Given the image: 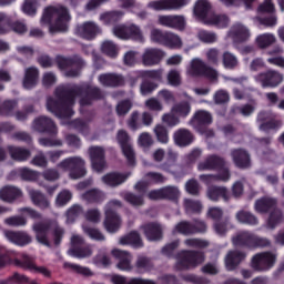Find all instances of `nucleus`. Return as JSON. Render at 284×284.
Masks as SVG:
<instances>
[{
    "label": "nucleus",
    "instance_id": "obj_1",
    "mask_svg": "<svg viewBox=\"0 0 284 284\" xmlns=\"http://www.w3.org/2000/svg\"><path fill=\"white\" fill-rule=\"evenodd\" d=\"M42 23H51L50 32H67L70 23V13L68 9L58 7H48L42 16Z\"/></svg>",
    "mask_w": 284,
    "mask_h": 284
},
{
    "label": "nucleus",
    "instance_id": "obj_2",
    "mask_svg": "<svg viewBox=\"0 0 284 284\" xmlns=\"http://www.w3.org/2000/svg\"><path fill=\"white\" fill-rule=\"evenodd\" d=\"M114 37L122 39L123 41H139L143 43L145 41V36H143V30L141 27L134 23L128 24H116L112 30Z\"/></svg>",
    "mask_w": 284,
    "mask_h": 284
},
{
    "label": "nucleus",
    "instance_id": "obj_3",
    "mask_svg": "<svg viewBox=\"0 0 284 284\" xmlns=\"http://www.w3.org/2000/svg\"><path fill=\"white\" fill-rule=\"evenodd\" d=\"M186 74L190 77H206L210 81H216L219 79V72L207 67L201 58H194L190 61L186 68Z\"/></svg>",
    "mask_w": 284,
    "mask_h": 284
},
{
    "label": "nucleus",
    "instance_id": "obj_4",
    "mask_svg": "<svg viewBox=\"0 0 284 284\" xmlns=\"http://www.w3.org/2000/svg\"><path fill=\"white\" fill-rule=\"evenodd\" d=\"M72 103H74V93H71L67 97L64 104L52 98L48 99L47 109L52 114H55L58 119L63 121V119H70V116L74 114V111H72V108H70Z\"/></svg>",
    "mask_w": 284,
    "mask_h": 284
},
{
    "label": "nucleus",
    "instance_id": "obj_5",
    "mask_svg": "<svg viewBox=\"0 0 284 284\" xmlns=\"http://www.w3.org/2000/svg\"><path fill=\"white\" fill-rule=\"evenodd\" d=\"M59 168L64 172H70V179L77 180L85 176V160L81 156H72L64 159L60 164Z\"/></svg>",
    "mask_w": 284,
    "mask_h": 284
},
{
    "label": "nucleus",
    "instance_id": "obj_6",
    "mask_svg": "<svg viewBox=\"0 0 284 284\" xmlns=\"http://www.w3.org/2000/svg\"><path fill=\"white\" fill-rule=\"evenodd\" d=\"M205 261V255L201 252L182 251L176 260V270H192L199 267Z\"/></svg>",
    "mask_w": 284,
    "mask_h": 284
},
{
    "label": "nucleus",
    "instance_id": "obj_7",
    "mask_svg": "<svg viewBox=\"0 0 284 284\" xmlns=\"http://www.w3.org/2000/svg\"><path fill=\"white\" fill-rule=\"evenodd\" d=\"M121 207V203L116 200L110 201L105 206L104 227L110 234L119 232L121 227V217L116 214V210Z\"/></svg>",
    "mask_w": 284,
    "mask_h": 284
},
{
    "label": "nucleus",
    "instance_id": "obj_8",
    "mask_svg": "<svg viewBox=\"0 0 284 284\" xmlns=\"http://www.w3.org/2000/svg\"><path fill=\"white\" fill-rule=\"evenodd\" d=\"M233 245H235V247H267L270 241L258 237L253 233L242 231L233 237Z\"/></svg>",
    "mask_w": 284,
    "mask_h": 284
},
{
    "label": "nucleus",
    "instance_id": "obj_9",
    "mask_svg": "<svg viewBox=\"0 0 284 284\" xmlns=\"http://www.w3.org/2000/svg\"><path fill=\"white\" fill-rule=\"evenodd\" d=\"M8 32L26 34V32H28V24L21 20L12 23V18H10V16L0 12V34H8Z\"/></svg>",
    "mask_w": 284,
    "mask_h": 284
},
{
    "label": "nucleus",
    "instance_id": "obj_10",
    "mask_svg": "<svg viewBox=\"0 0 284 284\" xmlns=\"http://www.w3.org/2000/svg\"><path fill=\"white\" fill-rule=\"evenodd\" d=\"M276 263V255L271 252L258 253L252 258V267L257 272H267Z\"/></svg>",
    "mask_w": 284,
    "mask_h": 284
},
{
    "label": "nucleus",
    "instance_id": "obj_11",
    "mask_svg": "<svg viewBox=\"0 0 284 284\" xmlns=\"http://www.w3.org/2000/svg\"><path fill=\"white\" fill-rule=\"evenodd\" d=\"M190 0H153L148 3V8L155 10V12L181 10L184 6H187Z\"/></svg>",
    "mask_w": 284,
    "mask_h": 284
},
{
    "label": "nucleus",
    "instance_id": "obj_12",
    "mask_svg": "<svg viewBox=\"0 0 284 284\" xmlns=\"http://www.w3.org/2000/svg\"><path fill=\"white\" fill-rule=\"evenodd\" d=\"M255 81L261 83L262 88H277L283 83V74L271 70L265 73H260L255 77Z\"/></svg>",
    "mask_w": 284,
    "mask_h": 284
},
{
    "label": "nucleus",
    "instance_id": "obj_13",
    "mask_svg": "<svg viewBox=\"0 0 284 284\" xmlns=\"http://www.w3.org/2000/svg\"><path fill=\"white\" fill-rule=\"evenodd\" d=\"M92 168L95 172H103L105 170V151L100 146H92L89 149Z\"/></svg>",
    "mask_w": 284,
    "mask_h": 284
},
{
    "label": "nucleus",
    "instance_id": "obj_14",
    "mask_svg": "<svg viewBox=\"0 0 284 284\" xmlns=\"http://www.w3.org/2000/svg\"><path fill=\"white\" fill-rule=\"evenodd\" d=\"M163 57H165V53L160 49L148 48L142 54V63L148 68H152V65H159L163 60Z\"/></svg>",
    "mask_w": 284,
    "mask_h": 284
},
{
    "label": "nucleus",
    "instance_id": "obj_15",
    "mask_svg": "<svg viewBox=\"0 0 284 284\" xmlns=\"http://www.w3.org/2000/svg\"><path fill=\"white\" fill-rule=\"evenodd\" d=\"M276 115L270 111H263L257 115V122L260 123V130L263 132H268V130H276L281 125L278 121L275 120Z\"/></svg>",
    "mask_w": 284,
    "mask_h": 284
},
{
    "label": "nucleus",
    "instance_id": "obj_16",
    "mask_svg": "<svg viewBox=\"0 0 284 284\" xmlns=\"http://www.w3.org/2000/svg\"><path fill=\"white\" fill-rule=\"evenodd\" d=\"M118 142L130 165H134V150L132 149V144H130V135H128V132L120 130L118 132Z\"/></svg>",
    "mask_w": 284,
    "mask_h": 284
},
{
    "label": "nucleus",
    "instance_id": "obj_17",
    "mask_svg": "<svg viewBox=\"0 0 284 284\" xmlns=\"http://www.w3.org/2000/svg\"><path fill=\"white\" fill-rule=\"evenodd\" d=\"M14 263L19 267L32 272V274H42L43 276H50V271H48V268L43 266H37V264H34V261H32V258H30V256L28 255H23L22 261L16 260Z\"/></svg>",
    "mask_w": 284,
    "mask_h": 284
},
{
    "label": "nucleus",
    "instance_id": "obj_18",
    "mask_svg": "<svg viewBox=\"0 0 284 284\" xmlns=\"http://www.w3.org/2000/svg\"><path fill=\"white\" fill-rule=\"evenodd\" d=\"M229 37L233 43H245L251 37L250 29L242 23H236L230 29Z\"/></svg>",
    "mask_w": 284,
    "mask_h": 284
},
{
    "label": "nucleus",
    "instance_id": "obj_19",
    "mask_svg": "<svg viewBox=\"0 0 284 284\" xmlns=\"http://www.w3.org/2000/svg\"><path fill=\"white\" fill-rule=\"evenodd\" d=\"M205 222L197 221L195 222V226H192L190 222H180L175 225L173 232L176 234H184L187 236V234H196V232H205L206 230Z\"/></svg>",
    "mask_w": 284,
    "mask_h": 284
},
{
    "label": "nucleus",
    "instance_id": "obj_20",
    "mask_svg": "<svg viewBox=\"0 0 284 284\" xmlns=\"http://www.w3.org/2000/svg\"><path fill=\"white\" fill-rule=\"evenodd\" d=\"M111 254L114 258H119V263L116 264L118 270H121L122 272L132 271V254L119 248H113Z\"/></svg>",
    "mask_w": 284,
    "mask_h": 284
},
{
    "label": "nucleus",
    "instance_id": "obj_21",
    "mask_svg": "<svg viewBox=\"0 0 284 284\" xmlns=\"http://www.w3.org/2000/svg\"><path fill=\"white\" fill-rule=\"evenodd\" d=\"M165 176L161 173L156 172H149L144 176V181L138 182L134 187L138 192H145L148 190V185H151V183H164Z\"/></svg>",
    "mask_w": 284,
    "mask_h": 284
},
{
    "label": "nucleus",
    "instance_id": "obj_22",
    "mask_svg": "<svg viewBox=\"0 0 284 284\" xmlns=\"http://www.w3.org/2000/svg\"><path fill=\"white\" fill-rule=\"evenodd\" d=\"M194 14L199 21L205 23L212 17V4L207 0H199L194 7Z\"/></svg>",
    "mask_w": 284,
    "mask_h": 284
},
{
    "label": "nucleus",
    "instance_id": "obj_23",
    "mask_svg": "<svg viewBox=\"0 0 284 284\" xmlns=\"http://www.w3.org/2000/svg\"><path fill=\"white\" fill-rule=\"evenodd\" d=\"M77 36L82 39H88L89 41L94 39L101 32V29L94 22H85L83 24L78 26Z\"/></svg>",
    "mask_w": 284,
    "mask_h": 284
},
{
    "label": "nucleus",
    "instance_id": "obj_24",
    "mask_svg": "<svg viewBox=\"0 0 284 284\" xmlns=\"http://www.w3.org/2000/svg\"><path fill=\"white\" fill-rule=\"evenodd\" d=\"M4 236L10 243H13V245H19L20 247L32 243V237L26 232L4 231Z\"/></svg>",
    "mask_w": 284,
    "mask_h": 284
},
{
    "label": "nucleus",
    "instance_id": "obj_25",
    "mask_svg": "<svg viewBox=\"0 0 284 284\" xmlns=\"http://www.w3.org/2000/svg\"><path fill=\"white\" fill-rule=\"evenodd\" d=\"M173 140L175 145L185 148L191 145V143H194V134H192V132H190L187 129H179L174 132Z\"/></svg>",
    "mask_w": 284,
    "mask_h": 284
},
{
    "label": "nucleus",
    "instance_id": "obj_26",
    "mask_svg": "<svg viewBox=\"0 0 284 284\" xmlns=\"http://www.w3.org/2000/svg\"><path fill=\"white\" fill-rule=\"evenodd\" d=\"M99 82L106 88H119L125 83V79L121 74L104 73L99 77Z\"/></svg>",
    "mask_w": 284,
    "mask_h": 284
},
{
    "label": "nucleus",
    "instance_id": "obj_27",
    "mask_svg": "<svg viewBox=\"0 0 284 284\" xmlns=\"http://www.w3.org/2000/svg\"><path fill=\"white\" fill-rule=\"evenodd\" d=\"M225 161L216 155H210L197 165L199 172H205L207 170H216V168H223Z\"/></svg>",
    "mask_w": 284,
    "mask_h": 284
},
{
    "label": "nucleus",
    "instance_id": "obj_28",
    "mask_svg": "<svg viewBox=\"0 0 284 284\" xmlns=\"http://www.w3.org/2000/svg\"><path fill=\"white\" fill-rule=\"evenodd\" d=\"M148 241H159L163 236V227L159 223H149L142 226Z\"/></svg>",
    "mask_w": 284,
    "mask_h": 284
},
{
    "label": "nucleus",
    "instance_id": "obj_29",
    "mask_svg": "<svg viewBox=\"0 0 284 284\" xmlns=\"http://www.w3.org/2000/svg\"><path fill=\"white\" fill-rule=\"evenodd\" d=\"M33 130L37 132H51V134H57V126L54 122L45 116H40L33 122Z\"/></svg>",
    "mask_w": 284,
    "mask_h": 284
},
{
    "label": "nucleus",
    "instance_id": "obj_30",
    "mask_svg": "<svg viewBox=\"0 0 284 284\" xmlns=\"http://www.w3.org/2000/svg\"><path fill=\"white\" fill-rule=\"evenodd\" d=\"M119 245H130L131 247L139 250V247L143 245V241L136 231H132L119 239Z\"/></svg>",
    "mask_w": 284,
    "mask_h": 284
},
{
    "label": "nucleus",
    "instance_id": "obj_31",
    "mask_svg": "<svg viewBox=\"0 0 284 284\" xmlns=\"http://www.w3.org/2000/svg\"><path fill=\"white\" fill-rule=\"evenodd\" d=\"M245 253L241 251H230L225 257V265L229 271L236 270L237 265L245 261Z\"/></svg>",
    "mask_w": 284,
    "mask_h": 284
},
{
    "label": "nucleus",
    "instance_id": "obj_32",
    "mask_svg": "<svg viewBox=\"0 0 284 284\" xmlns=\"http://www.w3.org/2000/svg\"><path fill=\"white\" fill-rule=\"evenodd\" d=\"M206 196L210 201H219V199L230 201V191L225 186H211L207 189Z\"/></svg>",
    "mask_w": 284,
    "mask_h": 284
},
{
    "label": "nucleus",
    "instance_id": "obj_33",
    "mask_svg": "<svg viewBox=\"0 0 284 284\" xmlns=\"http://www.w3.org/2000/svg\"><path fill=\"white\" fill-rule=\"evenodd\" d=\"M130 173H109L102 178V182L110 187H116V185H121V183H125Z\"/></svg>",
    "mask_w": 284,
    "mask_h": 284
},
{
    "label": "nucleus",
    "instance_id": "obj_34",
    "mask_svg": "<svg viewBox=\"0 0 284 284\" xmlns=\"http://www.w3.org/2000/svg\"><path fill=\"white\" fill-rule=\"evenodd\" d=\"M37 83H39V70L34 67H31L26 70L23 88H26V90H30L34 88Z\"/></svg>",
    "mask_w": 284,
    "mask_h": 284
},
{
    "label": "nucleus",
    "instance_id": "obj_35",
    "mask_svg": "<svg viewBox=\"0 0 284 284\" xmlns=\"http://www.w3.org/2000/svg\"><path fill=\"white\" fill-rule=\"evenodd\" d=\"M50 230V225H45L42 223H37L33 225V231L36 232V239L42 245H47L50 247V242L48 241V231Z\"/></svg>",
    "mask_w": 284,
    "mask_h": 284
},
{
    "label": "nucleus",
    "instance_id": "obj_36",
    "mask_svg": "<svg viewBox=\"0 0 284 284\" xmlns=\"http://www.w3.org/2000/svg\"><path fill=\"white\" fill-rule=\"evenodd\" d=\"M131 79H155L161 81L163 79V69L135 71L131 74Z\"/></svg>",
    "mask_w": 284,
    "mask_h": 284
},
{
    "label": "nucleus",
    "instance_id": "obj_37",
    "mask_svg": "<svg viewBox=\"0 0 284 284\" xmlns=\"http://www.w3.org/2000/svg\"><path fill=\"white\" fill-rule=\"evenodd\" d=\"M232 156L237 168H250V154L245 150H234Z\"/></svg>",
    "mask_w": 284,
    "mask_h": 284
},
{
    "label": "nucleus",
    "instance_id": "obj_38",
    "mask_svg": "<svg viewBox=\"0 0 284 284\" xmlns=\"http://www.w3.org/2000/svg\"><path fill=\"white\" fill-rule=\"evenodd\" d=\"M19 196H21V190L14 186H4L0 190V199L7 201V203H12Z\"/></svg>",
    "mask_w": 284,
    "mask_h": 284
},
{
    "label": "nucleus",
    "instance_id": "obj_39",
    "mask_svg": "<svg viewBox=\"0 0 284 284\" xmlns=\"http://www.w3.org/2000/svg\"><path fill=\"white\" fill-rule=\"evenodd\" d=\"M255 43L257 48L261 50H265V48H270L276 43V36L274 33H262L255 38Z\"/></svg>",
    "mask_w": 284,
    "mask_h": 284
},
{
    "label": "nucleus",
    "instance_id": "obj_40",
    "mask_svg": "<svg viewBox=\"0 0 284 284\" xmlns=\"http://www.w3.org/2000/svg\"><path fill=\"white\" fill-rule=\"evenodd\" d=\"M206 26H215V28H227L230 26V18L225 14H214L212 13L207 20H205Z\"/></svg>",
    "mask_w": 284,
    "mask_h": 284
},
{
    "label": "nucleus",
    "instance_id": "obj_41",
    "mask_svg": "<svg viewBox=\"0 0 284 284\" xmlns=\"http://www.w3.org/2000/svg\"><path fill=\"white\" fill-rule=\"evenodd\" d=\"M28 192L34 205H38V207H41L42 210L50 207V201H48L41 192L34 189H28Z\"/></svg>",
    "mask_w": 284,
    "mask_h": 284
},
{
    "label": "nucleus",
    "instance_id": "obj_42",
    "mask_svg": "<svg viewBox=\"0 0 284 284\" xmlns=\"http://www.w3.org/2000/svg\"><path fill=\"white\" fill-rule=\"evenodd\" d=\"M9 154L13 161H28L30 159V150L19 148V146H9Z\"/></svg>",
    "mask_w": 284,
    "mask_h": 284
},
{
    "label": "nucleus",
    "instance_id": "obj_43",
    "mask_svg": "<svg viewBox=\"0 0 284 284\" xmlns=\"http://www.w3.org/2000/svg\"><path fill=\"white\" fill-rule=\"evenodd\" d=\"M192 125H210V123H212V114H210V112L207 111H197L195 112L192 121H191Z\"/></svg>",
    "mask_w": 284,
    "mask_h": 284
},
{
    "label": "nucleus",
    "instance_id": "obj_44",
    "mask_svg": "<svg viewBox=\"0 0 284 284\" xmlns=\"http://www.w3.org/2000/svg\"><path fill=\"white\" fill-rule=\"evenodd\" d=\"M276 205V200L271 197H262L255 202V212L263 214L267 212V210H272Z\"/></svg>",
    "mask_w": 284,
    "mask_h": 284
},
{
    "label": "nucleus",
    "instance_id": "obj_45",
    "mask_svg": "<svg viewBox=\"0 0 284 284\" xmlns=\"http://www.w3.org/2000/svg\"><path fill=\"white\" fill-rule=\"evenodd\" d=\"M235 219L239 223H244L245 225H258V219L247 211H239Z\"/></svg>",
    "mask_w": 284,
    "mask_h": 284
},
{
    "label": "nucleus",
    "instance_id": "obj_46",
    "mask_svg": "<svg viewBox=\"0 0 284 284\" xmlns=\"http://www.w3.org/2000/svg\"><path fill=\"white\" fill-rule=\"evenodd\" d=\"M101 51L103 54H106V57H110L111 59H114L119 55V47L110 40L102 42Z\"/></svg>",
    "mask_w": 284,
    "mask_h": 284
},
{
    "label": "nucleus",
    "instance_id": "obj_47",
    "mask_svg": "<svg viewBox=\"0 0 284 284\" xmlns=\"http://www.w3.org/2000/svg\"><path fill=\"white\" fill-rule=\"evenodd\" d=\"M184 209L186 214H199V212L203 210V204H201V202L196 200L185 199Z\"/></svg>",
    "mask_w": 284,
    "mask_h": 284
},
{
    "label": "nucleus",
    "instance_id": "obj_48",
    "mask_svg": "<svg viewBox=\"0 0 284 284\" xmlns=\"http://www.w3.org/2000/svg\"><path fill=\"white\" fill-rule=\"evenodd\" d=\"M171 110L173 114H176V116L185 118L192 111V106H190V103L187 102H181V103L174 104Z\"/></svg>",
    "mask_w": 284,
    "mask_h": 284
},
{
    "label": "nucleus",
    "instance_id": "obj_49",
    "mask_svg": "<svg viewBox=\"0 0 284 284\" xmlns=\"http://www.w3.org/2000/svg\"><path fill=\"white\" fill-rule=\"evenodd\" d=\"M84 63L85 62H83L79 57H74L73 59L63 57L58 58L59 68H61L62 70H65V68H68L69 65H84Z\"/></svg>",
    "mask_w": 284,
    "mask_h": 284
},
{
    "label": "nucleus",
    "instance_id": "obj_50",
    "mask_svg": "<svg viewBox=\"0 0 284 284\" xmlns=\"http://www.w3.org/2000/svg\"><path fill=\"white\" fill-rule=\"evenodd\" d=\"M164 45H166L168 48H173L175 50H181V48H183V41L181 40V37H179L178 34L168 33Z\"/></svg>",
    "mask_w": 284,
    "mask_h": 284
},
{
    "label": "nucleus",
    "instance_id": "obj_51",
    "mask_svg": "<svg viewBox=\"0 0 284 284\" xmlns=\"http://www.w3.org/2000/svg\"><path fill=\"white\" fill-rule=\"evenodd\" d=\"M222 60H223V65L226 70H234V68L239 65V59L236 58V55H234V53H231L229 51L223 53Z\"/></svg>",
    "mask_w": 284,
    "mask_h": 284
},
{
    "label": "nucleus",
    "instance_id": "obj_52",
    "mask_svg": "<svg viewBox=\"0 0 284 284\" xmlns=\"http://www.w3.org/2000/svg\"><path fill=\"white\" fill-rule=\"evenodd\" d=\"M68 254L74 258H88L92 254V246H87L84 248H70Z\"/></svg>",
    "mask_w": 284,
    "mask_h": 284
},
{
    "label": "nucleus",
    "instance_id": "obj_53",
    "mask_svg": "<svg viewBox=\"0 0 284 284\" xmlns=\"http://www.w3.org/2000/svg\"><path fill=\"white\" fill-rule=\"evenodd\" d=\"M154 134L159 141V143H169L170 142V135L168 134V129L165 126L158 124L154 128Z\"/></svg>",
    "mask_w": 284,
    "mask_h": 284
},
{
    "label": "nucleus",
    "instance_id": "obj_54",
    "mask_svg": "<svg viewBox=\"0 0 284 284\" xmlns=\"http://www.w3.org/2000/svg\"><path fill=\"white\" fill-rule=\"evenodd\" d=\"M37 8H39V0H24L22 11L24 14L32 17L37 14Z\"/></svg>",
    "mask_w": 284,
    "mask_h": 284
},
{
    "label": "nucleus",
    "instance_id": "obj_55",
    "mask_svg": "<svg viewBox=\"0 0 284 284\" xmlns=\"http://www.w3.org/2000/svg\"><path fill=\"white\" fill-rule=\"evenodd\" d=\"M93 263L98 267H108L110 265V257L108 256V253H105V250H100L97 256L93 258Z\"/></svg>",
    "mask_w": 284,
    "mask_h": 284
},
{
    "label": "nucleus",
    "instance_id": "obj_56",
    "mask_svg": "<svg viewBox=\"0 0 284 284\" xmlns=\"http://www.w3.org/2000/svg\"><path fill=\"white\" fill-rule=\"evenodd\" d=\"M18 174L24 181H37V179H39V176H41V174H39V172L27 169V168L19 169Z\"/></svg>",
    "mask_w": 284,
    "mask_h": 284
},
{
    "label": "nucleus",
    "instance_id": "obj_57",
    "mask_svg": "<svg viewBox=\"0 0 284 284\" xmlns=\"http://www.w3.org/2000/svg\"><path fill=\"white\" fill-rule=\"evenodd\" d=\"M72 201V193L68 190H63L60 192L55 199L57 207H63V205H68Z\"/></svg>",
    "mask_w": 284,
    "mask_h": 284
},
{
    "label": "nucleus",
    "instance_id": "obj_58",
    "mask_svg": "<svg viewBox=\"0 0 284 284\" xmlns=\"http://www.w3.org/2000/svg\"><path fill=\"white\" fill-rule=\"evenodd\" d=\"M135 267L140 272H150V270H152V260L141 255L136 260Z\"/></svg>",
    "mask_w": 284,
    "mask_h": 284
},
{
    "label": "nucleus",
    "instance_id": "obj_59",
    "mask_svg": "<svg viewBox=\"0 0 284 284\" xmlns=\"http://www.w3.org/2000/svg\"><path fill=\"white\" fill-rule=\"evenodd\" d=\"M162 122L165 123V125H169V128H174L181 123V120L176 113L171 112L170 113H164L162 115Z\"/></svg>",
    "mask_w": 284,
    "mask_h": 284
},
{
    "label": "nucleus",
    "instance_id": "obj_60",
    "mask_svg": "<svg viewBox=\"0 0 284 284\" xmlns=\"http://www.w3.org/2000/svg\"><path fill=\"white\" fill-rule=\"evenodd\" d=\"M166 40H168V32H163L159 29L151 30V41H153V43H160L161 45H165Z\"/></svg>",
    "mask_w": 284,
    "mask_h": 284
},
{
    "label": "nucleus",
    "instance_id": "obj_61",
    "mask_svg": "<svg viewBox=\"0 0 284 284\" xmlns=\"http://www.w3.org/2000/svg\"><path fill=\"white\" fill-rule=\"evenodd\" d=\"M169 85L173 88H179L181 85V72L178 70H171L166 74Z\"/></svg>",
    "mask_w": 284,
    "mask_h": 284
},
{
    "label": "nucleus",
    "instance_id": "obj_62",
    "mask_svg": "<svg viewBox=\"0 0 284 284\" xmlns=\"http://www.w3.org/2000/svg\"><path fill=\"white\" fill-rule=\"evenodd\" d=\"M82 199H84V201H89V203H92L94 201H102L103 193L99 190H91V191L85 192L82 195Z\"/></svg>",
    "mask_w": 284,
    "mask_h": 284
},
{
    "label": "nucleus",
    "instance_id": "obj_63",
    "mask_svg": "<svg viewBox=\"0 0 284 284\" xmlns=\"http://www.w3.org/2000/svg\"><path fill=\"white\" fill-rule=\"evenodd\" d=\"M162 194L163 199H170L171 201H174V199L181 195V192L176 186H166L162 189Z\"/></svg>",
    "mask_w": 284,
    "mask_h": 284
},
{
    "label": "nucleus",
    "instance_id": "obj_64",
    "mask_svg": "<svg viewBox=\"0 0 284 284\" xmlns=\"http://www.w3.org/2000/svg\"><path fill=\"white\" fill-rule=\"evenodd\" d=\"M123 17V12L121 11H113L103 13L101 16V20L104 21V23H114V21H119Z\"/></svg>",
    "mask_w": 284,
    "mask_h": 284
}]
</instances>
